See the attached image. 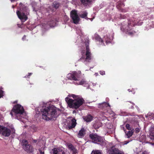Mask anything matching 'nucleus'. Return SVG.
<instances>
[{"instance_id":"obj_7","label":"nucleus","mask_w":154,"mask_h":154,"mask_svg":"<svg viewBox=\"0 0 154 154\" xmlns=\"http://www.w3.org/2000/svg\"><path fill=\"white\" fill-rule=\"evenodd\" d=\"M24 112V109L23 107L20 104H17L13 106L10 114L12 116H13L14 114L15 116L18 114H22Z\"/></svg>"},{"instance_id":"obj_28","label":"nucleus","mask_w":154,"mask_h":154,"mask_svg":"<svg viewBox=\"0 0 154 154\" xmlns=\"http://www.w3.org/2000/svg\"><path fill=\"white\" fill-rule=\"evenodd\" d=\"M119 10L122 12H125L127 11L128 9L120 8V9Z\"/></svg>"},{"instance_id":"obj_20","label":"nucleus","mask_w":154,"mask_h":154,"mask_svg":"<svg viewBox=\"0 0 154 154\" xmlns=\"http://www.w3.org/2000/svg\"><path fill=\"white\" fill-rule=\"evenodd\" d=\"M149 137L151 140H154V128L150 131Z\"/></svg>"},{"instance_id":"obj_22","label":"nucleus","mask_w":154,"mask_h":154,"mask_svg":"<svg viewBox=\"0 0 154 154\" xmlns=\"http://www.w3.org/2000/svg\"><path fill=\"white\" fill-rule=\"evenodd\" d=\"M88 13L86 11H83L82 13L80 14V17L86 19L87 18Z\"/></svg>"},{"instance_id":"obj_18","label":"nucleus","mask_w":154,"mask_h":154,"mask_svg":"<svg viewBox=\"0 0 154 154\" xmlns=\"http://www.w3.org/2000/svg\"><path fill=\"white\" fill-rule=\"evenodd\" d=\"M84 120L87 122L91 121L93 119V117L90 115H88L84 118Z\"/></svg>"},{"instance_id":"obj_21","label":"nucleus","mask_w":154,"mask_h":154,"mask_svg":"<svg viewBox=\"0 0 154 154\" xmlns=\"http://www.w3.org/2000/svg\"><path fill=\"white\" fill-rule=\"evenodd\" d=\"M125 6V5L122 2H118L117 3L116 7L117 8L119 9V10L120 9V8Z\"/></svg>"},{"instance_id":"obj_30","label":"nucleus","mask_w":154,"mask_h":154,"mask_svg":"<svg viewBox=\"0 0 154 154\" xmlns=\"http://www.w3.org/2000/svg\"><path fill=\"white\" fill-rule=\"evenodd\" d=\"M38 151L40 153V154H44V151H42V148H39L38 149Z\"/></svg>"},{"instance_id":"obj_9","label":"nucleus","mask_w":154,"mask_h":154,"mask_svg":"<svg viewBox=\"0 0 154 154\" xmlns=\"http://www.w3.org/2000/svg\"><path fill=\"white\" fill-rule=\"evenodd\" d=\"M70 16L73 21V23L75 24H77L80 20V18L77 14V11L72 10L70 12Z\"/></svg>"},{"instance_id":"obj_15","label":"nucleus","mask_w":154,"mask_h":154,"mask_svg":"<svg viewBox=\"0 0 154 154\" xmlns=\"http://www.w3.org/2000/svg\"><path fill=\"white\" fill-rule=\"evenodd\" d=\"M76 121V120L74 118H72L71 120V125L70 124L67 125V128L69 130L75 127L77 124Z\"/></svg>"},{"instance_id":"obj_38","label":"nucleus","mask_w":154,"mask_h":154,"mask_svg":"<svg viewBox=\"0 0 154 154\" xmlns=\"http://www.w3.org/2000/svg\"><path fill=\"white\" fill-rule=\"evenodd\" d=\"M109 113L110 114H112L113 115H114V113L112 111H110V112H109Z\"/></svg>"},{"instance_id":"obj_26","label":"nucleus","mask_w":154,"mask_h":154,"mask_svg":"<svg viewBox=\"0 0 154 154\" xmlns=\"http://www.w3.org/2000/svg\"><path fill=\"white\" fill-rule=\"evenodd\" d=\"M72 151L73 154H76L78 153V150L75 148L72 150Z\"/></svg>"},{"instance_id":"obj_25","label":"nucleus","mask_w":154,"mask_h":154,"mask_svg":"<svg viewBox=\"0 0 154 154\" xmlns=\"http://www.w3.org/2000/svg\"><path fill=\"white\" fill-rule=\"evenodd\" d=\"M133 134V132L132 131H129L126 134V135L128 136V137L129 138L131 137Z\"/></svg>"},{"instance_id":"obj_32","label":"nucleus","mask_w":154,"mask_h":154,"mask_svg":"<svg viewBox=\"0 0 154 154\" xmlns=\"http://www.w3.org/2000/svg\"><path fill=\"white\" fill-rule=\"evenodd\" d=\"M100 74L103 75L105 74V72L103 71H100Z\"/></svg>"},{"instance_id":"obj_27","label":"nucleus","mask_w":154,"mask_h":154,"mask_svg":"<svg viewBox=\"0 0 154 154\" xmlns=\"http://www.w3.org/2000/svg\"><path fill=\"white\" fill-rule=\"evenodd\" d=\"M126 128L128 130H131V128L130 127V126L129 124H127L126 125Z\"/></svg>"},{"instance_id":"obj_10","label":"nucleus","mask_w":154,"mask_h":154,"mask_svg":"<svg viewBox=\"0 0 154 154\" xmlns=\"http://www.w3.org/2000/svg\"><path fill=\"white\" fill-rule=\"evenodd\" d=\"M109 154H124V153L115 145L112 146L108 150Z\"/></svg>"},{"instance_id":"obj_35","label":"nucleus","mask_w":154,"mask_h":154,"mask_svg":"<svg viewBox=\"0 0 154 154\" xmlns=\"http://www.w3.org/2000/svg\"><path fill=\"white\" fill-rule=\"evenodd\" d=\"M26 35H24L22 38V40L23 41H25L26 40Z\"/></svg>"},{"instance_id":"obj_17","label":"nucleus","mask_w":154,"mask_h":154,"mask_svg":"<svg viewBox=\"0 0 154 154\" xmlns=\"http://www.w3.org/2000/svg\"><path fill=\"white\" fill-rule=\"evenodd\" d=\"M102 126V124L100 122H96L93 125V127L95 129L99 128Z\"/></svg>"},{"instance_id":"obj_42","label":"nucleus","mask_w":154,"mask_h":154,"mask_svg":"<svg viewBox=\"0 0 154 154\" xmlns=\"http://www.w3.org/2000/svg\"><path fill=\"white\" fill-rule=\"evenodd\" d=\"M12 2L14 1L15 0H10Z\"/></svg>"},{"instance_id":"obj_40","label":"nucleus","mask_w":154,"mask_h":154,"mask_svg":"<svg viewBox=\"0 0 154 154\" xmlns=\"http://www.w3.org/2000/svg\"><path fill=\"white\" fill-rule=\"evenodd\" d=\"M37 142V140H33V142L34 143H36Z\"/></svg>"},{"instance_id":"obj_14","label":"nucleus","mask_w":154,"mask_h":154,"mask_svg":"<svg viewBox=\"0 0 154 154\" xmlns=\"http://www.w3.org/2000/svg\"><path fill=\"white\" fill-rule=\"evenodd\" d=\"M86 129L84 128H82L77 134V137L79 138H83L86 134Z\"/></svg>"},{"instance_id":"obj_16","label":"nucleus","mask_w":154,"mask_h":154,"mask_svg":"<svg viewBox=\"0 0 154 154\" xmlns=\"http://www.w3.org/2000/svg\"><path fill=\"white\" fill-rule=\"evenodd\" d=\"M80 2L84 6H87L91 4L92 0H80Z\"/></svg>"},{"instance_id":"obj_33","label":"nucleus","mask_w":154,"mask_h":154,"mask_svg":"<svg viewBox=\"0 0 154 154\" xmlns=\"http://www.w3.org/2000/svg\"><path fill=\"white\" fill-rule=\"evenodd\" d=\"M135 132L136 133H138L139 132L140 130L139 128H136L135 130Z\"/></svg>"},{"instance_id":"obj_8","label":"nucleus","mask_w":154,"mask_h":154,"mask_svg":"<svg viewBox=\"0 0 154 154\" xmlns=\"http://www.w3.org/2000/svg\"><path fill=\"white\" fill-rule=\"evenodd\" d=\"M21 144L23 146V149L28 153L33 152L34 149L32 146L29 144L26 140L24 139L22 140Z\"/></svg>"},{"instance_id":"obj_11","label":"nucleus","mask_w":154,"mask_h":154,"mask_svg":"<svg viewBox=\"0 0 154 154\" xmlns=\"http://www.w3.org/2000/svg\"><path fill=\"white\" fill-rule=\"evenodd\" d=\"M10 129L4 126L0 125V134L5 137H8L11 134Z\"/></svg>"},{"instance_id":"obj_1","label":"nucleus","mask_w":154,"mask_h":154,"mask_svg":"<svg viewBox=\"0 0 154 154\" xmlns=\"http://www.w3.org/2000/svg\"><path fill=\"white\" fill-rule=\"evenodd\" d=\"M58 110L56 107H49L41 109L42 118L46 121L54 120L59 116Z\"/></svg>"},{"instance_id":"obj_29","label":"nucleus","mask_w":154,"mask_h":154,"mask_svg":"<svg viewBox=\"0 0 154 154\" xmlns=\"http://www.w3.org/2000/svg\"><path fill=\"white\" fill-rule=\"evenodd\" d=\"M32 74V73H29L27 75H26L25 76V77L29 78V76H31Z\"/></svg>"},{"instance_id":"obj_3","label":"nucleus","mask_w":154,"mask_h":154,"mask_svg":"<svg viewBox=\"0 0 154 154\" xmlns=\"http://www.w3.org/2000/svg\"><path fill=\"white\" fill-rule=\"evenodd\" d=\"M81 72L80 71L78 72L73 71L71 73H69L67 75V78L69 79L74 80V84L77 85H83L86 84V81L84 79L80 81L78 79L80 78Z\"/></svg>"},{"instance_id":"obj_39","label":"nucleus","mask_w":154,"mask_h":154,"mask_svg":"<svg viewBox=\"0 0 154 154\" xmlns=\"http://www.w3.org/2000/svg\"><path fill=\"white\" fill-rule=\"evenodd\" d=\"M17 101H14L13 102V103L14 104H15V103H17Z\"/></svg>"},{"instance_id":"obj_37","label":"nucleus","mask_w":154,"mask_h":154,"mask_svg":"<svg viewBox=\"0 0 154 154\" xmlns=\"http://www.w3.org/2000/svg\"><path fill=\"white\" fill-rule=\"evenodd\" d=\"M98 41L100 42H103V40H102V39L101 38H99V39H98Z\"/></svg>"},{"instance_id":"obj_31","label":"nucleus","mask_w":154,"mask_h":154,"mask_svg":"<svg viewBox=\"0 0 154 154\" xmlns=\"http://www.w3.org/2000/svg\"><path fill=\"white\" fill-rule=\"evenodd\" d=\"M3 91L2 90H0V98L2 97L3 96Z\"/></svg>"},{"instance_id":"obj_2","label":"nucleus","mask_w":154,"mask_h":154,"mask_svg":"<svg viewBox=\"0 0 154 154\" xmlns=\"http://www.w3.org/2000/svg\"><path fill=\"white\" fill-rule=\"evenodd\" d=\"M65 100L69 107L72 109H78L84 103L85 100L82 97H78L74 100H72L67 97Z\"/></svg>"},{"instance_id":"obj_41","label":"nucleus","mask_w":154,"mask_h":154,"mask_svg":"<svg viewBox=\"0 0 154 154\" xmlns=\"http://www.w3.org/2000/svg\"><path fill=\"white\" fill-rule=\"evenodd\" d=\"M47 81H49V82H51L52 81V80L51 79H49V80H48L47 79H46Z\"/></svg>"},{"instance_id":"obj_44","label":"nucleus","mask_w":154,"mask_h":154,"mask_svg":"<svg viewBox=\"0 0 154 154\" xmlns=\"http://www.w3.org/2000/svg\"><path fill=\"white\" fill-rule=\"evenodd\" d=\"M107 35H106V36H105L104 38H105L106 37H107Z\"/></svg>"},{"instance_id":"obj_5","label":"nucleus","mask_w":154,"mask_h":154,"mask_svg":"<svg viewBox=\"0 0 154 154\" xmlns=\"http://www.w3.org/2000/svg\"><path fill=\"white\" fill-rule=\"evenodd\" d=\"M89 43H86L85 44L86 48V52L85 54L84 52H82V56L80 58V60H83L85 62H90L92 59V54L90 52V50L89 48Z\"/></svg>"},{"instance_id":"obj_34","label":"nucleus","mask_w":154,"mask_h":154,"mask_svg":"<svg viewBox=\"0 0 154 154\" xmlns=\"http://www.w3.org/2000/svg\"><path fill=\"white\" fill-rule=\"evenodd\" d=\"M72 97L74 98L75 99L76 98H78V97H79L78 96H76L75 95L73 94L72 96Z\"/></svg>"},{"instance_id":"obj_36","label":"nucleus","mask_w":154,"mask_h":154,"mask_svg":"<svg viewBox=\"0 0 154 154\" xmlns=\"http://www.w3.org/2000/svg\"><path fill=\"white\" fill-rule=\"evenodd\" d=\"M142 154H149L148 152L147 151H144L142 152Z\"/></svg>"},{"instance_id":"obj_13","label":"nucleus","mask_w":154,"mask_h":154,"mask_svg":"<svg viewBox=\"0 0 154 154\" xmlns=\"http://www.w3.org/2000/svg\"><path fill=\"white\" fill-rule=\"evenodd\" d=\"M17 15L18 18L22 21H25L27 20L28 17L25 13L23 12H21L19 11H17Z\"/></svg>"},{"instance_id":"obj_6","label":"nucleus","mask_w":154,"mask_h":154,"mask_svg":"<svg viewBox=\"0 0 154 154\" xmlns=\"http://www.w3.org/2000/svg\"><path fill=\"white\" fill-rule=\"evenodd\" d=\"M137 24L136 22L135 21L134 18H131L129 19L128 25L125 26L123 27L125 31L127 32L128 34L131 35H134L135 32L134 31H132V27Z\"/></svg>"},{"instance_id":"obj_24","label":"nucleus","mask_w":154,"mask_h":154,"mask_svg":"<svg viewBox=\"0 0 154 154\" xmlns=\"http://www.w3.org/2000/svg\"><path fill=\"white\" fill-rule=\"evenodd\" d=\"M68 148L71 149V151L73 150L75 147L71 143H69L68 145Z\"/></svg>"},{"instance_id":"obj_19","label":"nucleus","mask_w":154,"mask_h":154,"mask_svg":"<svg viewBox=\"0 0 154 154\" xmlns=\"http://www.w3.org/2000/svg\"><path fill=\"white\" fill-rule=\"evenodd\" d=\"M60 6V4L57 2H54L51 5V7L56 9L58 8Z\"/></svg>"},{"instance_id":"obj_4","label":"nucleus","mask_w":154,"mask_h":154,"mask_svg":"<svg viewBox=\"0 0 154 154\" xmlns=\"http://www.w3.org/2000/svg\"><path fill=\"white\" fill-rule=\"evenodd\" d=\"M89 137L92 142L95 143L101 146H103L105 144V142L103 137L96 133H92L90 134L89 135Z\"/></svg>"},{"instance_id":"obj_43","label":"nucleus","mask_w":154,"mask_h":154,"mask_svg":"<svg viewBox=\"0 0 154 154\" xmlns=\"http://www.w3.org/2000/svg\"><path fill=\"white\" fill-rule=\"evenodd\" d=\"M121 18H124L123 17H124V16H122V15H121Z\"/></svg>"},{"instance_id":"obj_12","label":"nucleus","mask_w":154,"mask_h":154,"mask_svg":"<svg viewBox=\"0 0 154 154\" xmlns=\"http://www.w3.org/2000/svg\"><path fill=\"white\" fill-rule=\"evenodd\" d=\"M53 154H65L63 149L60 148H54L50 152Z\"/></svg>"},{"instance_id":"obj_23","label":"nucleus","mask_w":154,"mask_h":154,"mask_svg":"<svg viewBox=\"0 0 154 154\" xmlns=\"http://www.w3.org/2000/svg\"><path fill=\"white\" fill-rule=\"evenodd\" d=\"M91 154H102V151L99 150H93Z\"/></svg>"}]
</instances>
